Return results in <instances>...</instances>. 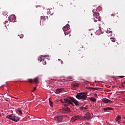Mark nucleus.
<instances>
[{"label":"nucleus","mask_w":125,"mask_h":125,"mask_svg":"<svg viewBox=\"0 0 125 125\" xmlns=\"http://www.w3.org/2000/svg\"><path fill=\"white\" fill-rule=\"evenodd\" d=\"M65 102H66L67 103V105L69 106V105H73V103H74V104L78 106L79 105V101H77V100L75 99V98L71 97L69 98H68V99L64 100Z\"/></svg>","instance_id":"nucleus-1"},{"label":"nucleus","mask_w":125,"mask_h":125,"mask_svg":"<svg viewBox=\"0 0 125 125\" xmlns=\"http://www.w3.org/2000/svg\"><path fill=\"white\" fill-rule=\"evenodd\" d=\"M76 97L77 99L86 100V98H87V94L83 92L79 93L76 95Z\"/></svg>","instance_id":"nucleus-2"},{"label":"nucleus","mask_w":125,"mask_h":125,"mask_svg":"<svg viewBox=\"0 0 125 125\" xmlns=\"http://www.w3.org/2000/svg\"><path fill=\"white\" fill-rule=\"evenodd\" d=\"M6 118V119H9V120H11V121H13V122H18V121L20 120L19 117L14 115L13 114L7 115Z\"/></svg>","instance_id":"nucleus-3"},{"label":"nucleus","mask_w":125,"mask_h":125,"mask_svg":"<svg viewBox=\"0 0 125 125\" xmlns=\"http://www.w3.org/2000/svg\"><path fill=\"white\" fill-rule=\"evenodd\" d=\"M44 57H47V56L46 55H42V57L38 58V61L39 62H42L43 65H45L46 64V62L44 61L45 59Z\"/></svg>","instance_id":"nucleus-4"},{"label":"nucleus","mask_w":125,"mask_h":125,"mask_svg":"<svg viewBox=\"0 0 125 125\" xmlns=\"http://www.w3.org/2000/svg\"><path fill=\"white\" fill-rule=\"evenodd\" d=\"M62 29L63 32H64V35H68L69 33H70V32H67L68 30H70V25L69 24H66L65 26L63 27Z\"/></svg>","instance_id":"nucleus-5"},{"label":"nucleus","mask_w":125,"mask_h":125,"mask_svg":"<svg viewBox=\"0 0 125 125\" xmlns=\"http://www.w3.org/2000/svg\"><path fill=\"white\" fill-rule=\"evenodd\" d=\"M93 16L95 17L94 18V22L100 21V16H99V13H95L93 14Z\"/></svg>","instance_id":"nucleus-6"},{"label":"nucleus","mask_w":125,"mask_h":125,"mask_svg":"<svg viewBox=\"0 0 125 125\" xmlns=\"http://www.w3.org/2000/svg\"><path fill=\"white\" fill-rule=\"evenodd\" d=\"M55 120L56 121L57 123H60V122H62V120H63V116H57L55 117Z\"/></svg>","instance_id":"nucleus-7"},{"label":"nucleus","mask_w":125,"mask_h":125,"mask_svg":"<svg viewBox=\"0 0 125 125\" xmlns=\"http://www.w3.org/2000/svg\"><path fill=\"white\" fill-rule=\"evenodd\" d=\"M28 82L29 83H37L39 82V78L36 77L34 80H33L32 79H29Z\"/></svg>","instance_id":"nucleus-8"},{"label":"nucleus","mask_w":125,"mask_h":125,"mask_svg":"<svg viewBox=\"0 0 125 125\" xmlns=\"http://www.w3.org/2000/svg\"><path fill=\"white\" fill-rule=\"evenodd\" d=\"M9 20L10 22H14L16 20V17L14 15H11L9 17Z\"/></svg>","instance_id":"nucleus-9"},{"label":"nucleus","mask_w":125,"mask_h":125,"mask_svg":"<svg viewBox=\"0 0 125 125\" xmlns=\"http://www.w3.org/2000/svg\"><path fill=\"white\" fill-rule=\"evenodd\" d=\"M80 119H81V116H80L79 115H77V116H75L72 117L71 121V122H72V123H74V122H76V121H77V120H79Z\"/></svg>","instance_id":"nucleus-10"},{"label":"nucleus","mask_w":125,"mask_h":125,"mask_svg":"<svg viewBox=\"0 0 125 125\" xmlns=\"http://www.w3.org/2000/svg\"><path fill=\"white\" fill-rule=\"evenodd\" d=\"M102 102H104V103H112V101L108 99L104 98L102 99Z\"/></svg>","instance_id":"nucleus-11"},{"label":"nucleus","mask_w":125,"mask_h":125,"mask_svg":"<svg viewBox=\"0 0 125 125\" xmlns=\"http://www.w3.org/2000/svg\"><path fill=\"white\" fill-rule=\"evenodd\" d=\"M65 90V89L62 88H58L56 90V94H59V93H61V92H62V91H64Z\"/></svg>","instance_id":"nucleus-12"},{"label":"nucleus","mask_w":125,"mask_h":125,"mask_svg":"<svg viewBox=\"0 0 125 125\" xmlns=\"http://www.w3.org/2000/svg\"><path fill=\"white\" fill-rule=\"evenodd\" d=\"M65 99H68V98L66 99H64L63 100L62 99H61L60 101V102H61V103H65L63 104L64 106H68V103L65 102Z\"/></svg>","instance_id":"nucleus-13"},{"label":"nucleus","mask_w":125,"mask_h":125,"mask_svg":"<svg viewBox=\"0 0 125 125\" xmlns=\"http://www.w3.org/2000/svg\"><path fill=\"white\" fill-rule=\"evenodd\" d=\"M73 89H76L79 86V83H74L72 84Z\"/></svg>","instance_id":"nucleus-14"},{"label":"nucleus","mask_w":125,"mask_h":125,"mask_svg":"<svg viewBox=\"0 0 125 125\" xmlns=\"http://www.w3.org/2000/svg\"><path fill=\"white\" fill-rule=\"evenodd\" d=\"M63 110L65 112V113H69L70 111V108L66 106L63 109Z\"/></svg>","instance_id":"nucleus-15"},{"label":"nucleus","mask_w":125,"mask_h":125,"mask_svg":"<svg viewBox=\"0 0 125 125\" xmlns=\"http://www.w3.org/2000/svg\"><path fill=\"white\" fill-rule=\"evenodd\" d=\"M84 121H86V120H89L90 119V116H89V113H87L86 115L84 117Z\"/></svg>","instance_id":"nucleus-16"},{"label":"nucleus","mask_w":125,"mask_h":125,"mask_svg":"<svg viewBox=\"0 0 125 125\" xmlns=\"http://www.w3.org/2000/svg\"><path fill=\"white\" fill-rule=\"evenodd\" d=\"M17 113L19 116H21V115H22V110H21V108H18L17 109Z\"/></svg>","instance_id":"nucleus-17"},{"label":"nucleus","mask_w":125,"mask_h":125,"mask_svg":"<svg viewBox=\"0 0 125 125\" xmlns=\"http://www.w3.org/2000/svg\"><path fill=\"white\" fill-rule=\"evenodd\" d=\"M116 122H118V124H120V122L121 121V116L117 115L116 118Z\"/></svg>","instance_id":"nucleus-18"},{"label":"nucleus","mask_w":125,"mask_h":125,"mask_svg":"<svg viewBox=\"0 0 125 125\" xmlns=\"http://www.w3.org/2000/svg\"><path fill=\"white\" fill-rule=\"evenodd\" d=\"M110 110H114V108L110 107H107L104 108V111H109Z\"/></svg>","instance_id":"nucleus-19"},{"label":"nucleus","mask_w":125,"mask_h":125,"mask_svg":"<svg viewBox=\"0 0 125 125\" xmlns=\"http://www.w3.org/2000/svg\"><path fill=\"white\" fill-rule=\"evenodd\" d=\"M119 45V43L118 42H116L113 44V48H117V46Z\"/></svg>","instance_id":"nucleus-20"},{"label":"nucleus","mask_w":125,"mask_h":125,"mask_svg":"<svg viewBox=\"0 0 125 125\" xmlns=\"http://www.w3.org/2000/svg\"><path fill=\"white\" fill-rule=\"evenodd\" d=\"M10 22H8V21H5L4 22V25H5V27H6V26H9V23Z\"/></svg>","instance_id":"nucleus-21"},{"label":"nucleus","mask_w":125,"mask_h":125,"mask_svg":"<svg viewBox=\"0 0 125 125\" xmlns=\"http://www.w3.org/2000/svg\"><path fill=\"white\" fill-rule=\"evenodd\" d=\"M90 101H92V102H96V99L93 98V97H90L89 98Z\"/></svg>","instance_id":"nucleus-22"},{"label":"nucleus","mask_w":125,"mask_h":125,"mask_svg":"<svg viewBox=\"0 0 125 125\" xmlns=\"http://www.w3.org/2000/svg\"><path fill=\"white\" fill-rule=\"evenodd\" d=\"M49 102L51 107H53V102L50 101V98L49 99Z\"/></svg>","instance_id":"nucleus-23"},{"label":"nucleus","mask_w":125,"mask_h":125,"mask_svg":"<svg viewBox=\"0 0 125 125\" xmlns=\"http://www.w3.org/2000/svg\"><path fill=\"white\" fill-rule=\"evenodd\" d=\"M89 89H91L92 90H93V89H95L96 90H97V89H98L92 87H89Z\"/></svg>","instance_id":"nucleus-24"},{"label":"nucleus","mask_w":125,"mask_h":125,"mask_svg":"<svg viewBox=\"0 0 125 125\" xmlns=\"http://www.w3.org/2000/svg\"><path fill=\"white\" fill-rule=\"evenodd\" d=\"M80 109L85 111V110H86V108L83 106H81V107H80Z\"/></svg>","instance_id":"nucleus-25"},{"label":"nucleus","mask_w":125,"mask_h":125,"mask_svg":"<svg viewBox=\"0 0 125 125\" xmlns=\"http://www.w3.org/2000/svg\"><path fill=\"white\" fill-rule=\"evenodd\" d=\"M110 40H111V42H115L116 41V39H115V38H110Z\"/></svg>","instance_id":"nucleus-26"},{"label":"nucleus","mask_w":125,"mask_h":125,"mask_svg":"<svg viewBox=\"0 0 125 125\" xmlns=\"http://www.w3.org/2000/svg\"><path fill=\"white\" fill-rule=\"evenodd\" d=\"M116 14H117V13H113L111 15V16H116Z\"/></svg>","instance_id":"nucleus-27"},{"label":"nucleus","mask_w":125,"mask_h":125,"mask_svg":"<svg viewBox=\"0 0 125 125\" xmlns=\"http://www.w3.org/2000/svg\"><path fill=\"white\" fill-rule=\"evenodd\" d=\"M42 19H43V20H45V16L42 17Z\"/></svg>","instance_id":"nucleus-28"},{"label":"nucleus","mask_w":125,"mask_h":125,"mask_svg":"<svg viewBox=\"0 0 125 125\" xmlns=\"http://www.w3.org/2000/svg\"><path fill=\"white\" fill-rule=\"evenodd\" d=\"M36 89H37V87H34L33 90H32V92L35 91V90H36Z\"/></svg>","instance_id":"nucleus-29"},{"label":"nucleus","mask_w":125,"mask_h":125,"mask_svg":"<svg viewBox=\"0 0 125 125\" xmlns=\"http://www.w3.org/2000/svg\"><path fill=\"white\" fill-rule=\"evenodd\" d=\"M94 96L95 97H97V98H98V96H97V94H94Z\"/></svg>","instance_id":"nucleus-30"},{"label":"nucleus","mask_w":125,"mask_h":125,"mask_svg":"<svg viewBox=\"0 0 125 125\" xmlns=\"http://www.w3.org/2000/svg\"><path fill=\"white\" fill-rule=\"evenodd\" d=\"M109 33L110 34V36H112V31H109Z\"/></svg>","instance_id":"nucleus-31"},{"label":"nucleus","mask_w":125,"mask_h":125,"mask_svg":"<svg viewBox=\"0 0 125 125\" xmlns=\"http://www.w3.org/2000/svg\"><path fill=\"white\" fill-rule=\"evenodd\" d=\"M119 78H124V76H120Z\"/></svg>","instance_id":"nucleus-32"},{"label":"nucleus","mask_w":125,"mask_h":125,"mask_svg":"<svg viewBox=\"0 0 125 125\" xmlns=\"http://www.w3.org/2000/svg\"><path fill=\"white\" fill-rule=\"evenodd\" d=\"M46 18H47V19H48V17L47 16V17H46Z\"/></svg>","instance_id":"nucleus-33"},{"label":"nucleus","mask_w":125,"mask_h":125,"mask_svg":"<svg viewBox=\"0 0 125 125\" xmlns=\"http://www.w3.org/2000/svg\"><path fill=\"white\" fill-rule=\"evenodd\" d=\"M104 46H105V45H104Z\"/></svg>","instance_id":"nucleus-34"},{"label":"nucleus","mask_w":125,"mask_h":125,"mask_svg":"<svg viewBox=\"0 0 125 125\" xmlns=\"http://www.w3.org/2000/svg\"><path fill=\"white\" fill-rule=\"evenodd\" d=\"M104 46H105V45H104Z\"/></svg>","instance_id":"nucleus-35"},{"label":"nucleus","mask_w":125,"mask_h":125,"mask_svg":"<svg viewBox=\"0 0 125 125\" xmlns=\"http://www.w3.org/2000/svg\"><path fill=\"white\" fill-rule=\"evenodd\" d=\"M104 45H105V44H104Z\"/></svg>","instance_id":"nucleus-36"},{"label":"nucleus","mask_w":125,"mask_h":125,"mask_svg":"<svg viewBox=\"0 0 125 125\" xmlns=\"http://www.w3.org/2000/svg\"><path fill=\"white\" fill-rule=\"evenodd\" d=\"M0 116H1V115H0Z\"/></svg>","instance_id":"nucleus-37"}]
</instances>
